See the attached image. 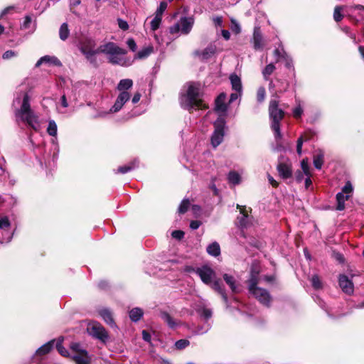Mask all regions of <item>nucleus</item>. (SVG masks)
Listing matches in <instances>:
<instances>
[{
    "label": "nucleus",
    "instance_id": "obj_1",
    "mask_svg": "<svg viewBox=\"0 0 364 364\" xmlns=\"http://www.w3.org/2000/svg\"><path fill=\"white\" fill-rule=\"evenodd\" d=\"M103 53L107 56L109 63L113 65L129 66L133 60L124 59L122 55L127 53V50L120 48L113 42H107L101 45L96 50L83 54L87 61L95 67L98 66L96 55Z\"/></svg>",
    "mask_w": 364,
    "mask_h": 364
},
{
    "label": "nucleus",
    "instance_id": "obj_2",
    "mask_svg": "<svg viewBox=\"0 0 364 364\" xmlns=\"http://www.w3.org/2000/svg\"><path fill=\"white\" fill-rule=\"evenodd\" d=\"M194 272L200 277L203 283L221 295L224 302L228 304V299L225 289L220 279L217 278L216 272L209 265L205 264L193 269Z\"/></svg>",
    "mask_w": 364,
    "mask_h": 364
},
{
    "label": "nucleus",
    "instance_id": "obj_3",
    "mask_svg": "<svg viewBox=\"0 0 364 364\" xmlns=\"http://www.w3.org/2000/svg\"><path fill=\"white\" fill-rule=\"evenodd\" d=\"M187 89L180 97V104L183 109H203L205 107L201 99L200 85L198 82H188Z\"/></svg>",
    "mask_w": 364,
    "mask_h": 364
},
{
    "label": "nucleus",
    "instance_id": "obj_4",
    "mask_svg": "<svg viewBox=\"0 0 364 364\" xmlns=\"http://www.w3.org/2000/svg\"><path fill=\"white\" fill-rule=\"evenodd\" d=\"M15 115L17 121L21 120L26 122L35 130H37L40 127L37 116L34 114L31 109L29 97L27 93L23 95L22 105L20 109H16Z\"/></svg>",
    "mask_w": 364,
    "mask_h": 364
},
{
    "label": "nucleus",
    "instance_id": "obj_5",
    "mask_svg": "<svg viewBox=\"0 0 364 364\" xmlns=\"http://www.w3.org/2000/svg\"><path fill=\"white\" fill-rule=\"evenodd\" d=\"M269 114L271 121V129L274 132L276 139L282 138L280 122L284 117V112L279 107V101L271 100L269 105Z\"/></svg>",
    "mask_w": 364,
    "mask_h": 364
},
{
    "label": "nucleus",
    "instance_id": "obj_6",
    "mask_svg": "<svg viewBox=\"0 0 364 364\" xmlns=\"http://www.w3.org/2000/svg\"><path fill=\"white\" fill-rule=\"evenodd\" d=\"M257 279L256 275H252L249 280V291L263 305L269 306L271 296L269 292L264 289L257 287Z\"/></svg>",
    "mask_w": 364,
    "mask_h": 364
},
{
    "label": "nucleus",
    "instance_id": "obj_7",
    "mask_svg": "<svg viewBox=\"0 0 364 364\" xmlns=\"http://www.w3.org/2000/svg\"><path fill=\"white\" fill-rule=\"evenodd\" d=\"M215 131L211 137V144L217 147L223 140L225 135V121L223 118H218L214 123Z\"/></svg>",
    "mask_w": 364,
    "mask_h": 364
},
{
    "label": "nucleus",
    "instance_id": "obj_8",
    "mask_svg": "<svg viewBox=\"0 0 364 364\" xmlns=\"http://www.w3.org/2000/svg\"><path fill=\"white\" fill-rule=\"evenodd\" d=\"M90 335L99 339L102 343H106L109 338L106 329L99 323L93 322L87 327Z\"/></svg>",
    "mask_w": 364,
    "mask_h": 364
},
{
    "label": "nucleus",
    "instance_id": "obj_9",
    "mask_svg": "<svg viewBox=\"0 0 364 364\" xmlns=\"http://www.w3.org/2000/svg\"><path fill=\"white\" fill-rule=\"evenodd\" d=\"M130 97L131 95L129 92H119L114 105L110 108L109 112H100L99 113L98 117H103L107 113H115L119 112L124 105L130 99Z\"/></svg>",
    "mask_w": 364,
    "mask_h": 364
},
{
    "label": "nucleus",
    "instance_id": "obj_10",
    "mask_svg": "<svg viewBox=\"0 0 364 364\" xmlns=\"http://www.w3.org/2000/svg\"><path fill=\"white\" fill-rule=\"evenodd\" d=\"M339 286L343 292L348 294L353 293L354 287L352 281L346 275H340L338 279Z\"/></svg>",
    "mask_w": 364,
    "mask_h": 364
},
{
    "label": "nucleus",
    "instance_id": "obj_11",
    "mask_svg": "<svg viewBox=\"0 0 364 364\" xmlns=\"http://www.w3.org/2000/svg\"><path fill=\"white\" fill-rule=\"evenodd\" d=\"M215 46L210 45L203 50H198L194 51V55L198 57L201 60H206L215 54Z\"/></svg>",
    "mask_w": 364,
    "mask_h": 364
},
{
    "label": "nucleus",
    "instance_id": "obj_12",
    "mask_svg": "<svg viewBox=\"0 0 364 364\" xmlns=\"http://www.w3.org/2000/svg\"><path fill=\"white\" fill-rule=\"evenodd\" d=\"M180 29L183 34H188L193 26L194 19L191 17H182L179 21Z\"/></svg>",
    "mask_w": 364,
    "mask_h": 364
},
{
    "label": "nucleus",
    "instance_id": "obj_13",
    "mask_svg": "<svg viewBox=\"0 0 364 364\" xmlns=\"http://www.w3.org/2000/svg\"><path fill=\"white\" fill-rule=\"evenodd\" d=\"M252 43L255 50H261L264 46L263 37L260 31L259 27H255Z\"/></svg>",
    "mask_w": 364,
    "mask_h": 364
},
{
    "label": "nucleus",
    "instance_id": "obj_14",
    "mask_svg": "<svg viewBox=\"0 0 364 364\" xmlns=\"http://www.w3.org/2000/svg\"><path fill=\"white\" fill-rule=\"evenodd\" d=\"M227 98V95L225 93L222 92L220 93L217 98L215 99V109L217 112H221V113H225L228 110V105L225 103Z\"/></svg>",
    "mask_w": 364,
    "mask_h": 364
},
{
    "label": "nucleus",
    "instance_id": "obj_15",
    "mask_svg": "<svg viewBox=\"0 0 364 364\" xmlns=\"http://www.w3.org/2000/svg\"><path fill=\"white\" fill-rule=\"evenodd\" d=\"M277 171L279 172V176L284 179L289 178L292 176L291 166L288 164H279L277 166Z\"/></svg>",
    "mask_w": 364,
    "mask_h": 364
},
{
    "label": "nucleus",
    "instance_id": "obj_16",
    "mask_svg": "<svg viewBox=\"0 0 364 364\" xmlns=\"http://www.w3.org/2000/svg\"><path fill=\"white\" fill-rule=\"evenodd\" d=\"M96 50L95 42L93 39L87 38L80 43V50L82 54L95 51Z\"/></svg>",
    "mask_w": 364,
    "mask_h": 364
},
{
    "label": "nucleus",
    "instance_id": "obj_17",
    "mask_svg": "<svg viewBox=\"0 0 364 364\" xmlns=\"http://www.w3.org/2000/svg\"><path fill=\"white\" fill-rule=\"evenodd\" d=\"M223 279L225 283L229 286L232 293L239 292L238 284L236 279L231 274H224L223 275Z\"/></svg>",
    "mask_w": 364,
    "mask_h": 364
},
{
    "label": "nucleus",
    "instance_id": "obj_18",
    "mask_svg": "<svg viewBox=\"0 0 364 364\" xmlns=\"http://www.w3.org/2000/svg\"><path fill=\"white\" fill-rule=\"evenodd\" d=\"M43 63L52 64L57 66H60L62 64L60 61L55 56L45 55L41 57L36 63V67H39Z\"/></svg>",
    "mask_w": 364,
    "mask_h": 364
},
{
    "label": "nucleus",
    "instance_id": "obj_19",
    "mask_svg": "<svg viewBox=\"0 0 364 364\" xmlns=\"http://www.w3.org/2000/svg\"><path fill=\"white\" fill-rule=\"evenodd\" d=\"M99 314L102 319L110 326H116L113 319L112 314L108 309H102L99 311Z\"/></svg>",
    "mask_w": 364,
    "mask_h": 364
},
{
    "label": "nucleus",
    "instance_id": "obj_20",
    "mask_svg": "<svg viewBox=\"0 0 364 364\" xmlns=\"http://www.w3.org/2000/svg\"><path fill=\"white\" fill-rule=\"evenodd\" d=\"M232 89L234 91L242 92V85L240 77L233 73L230 75Z\"/></svg>",
    "mask_w": 364,
    "mask_h": 364
},
{
    "label": "nucleus",
    "instance_id": "obj_21",
    "mask_svg": "<svg viewBox=\"0 0 364 364\" xmlns=\"http://www.w3.org/2000/svg\"><path fill=\"white\" fill-rule=\"evenodd\" d=\"M73 359L77 364H90V358L86 350H82L78 354L73 355Z\"/></svg>",
    "mask_w": 364,
    "mask_h": 364
},
{
    "label": "nucleus",
    "instance_id": "obj_22",
    "mask_svg": "<svg viewBox=\"0 0 364 364\" xmlns=\"http://www.w3.org/2000/svg\"><path fill=\"white\" fill-rule=\"evenodd\" d=\"M55 340H52L41 346L36 352V355H43L48 353L53 348Z\"/></svg>",
    "mask_w": 364,
    "mask_h": 364
},
{
    "label": "nucleus",
    "instance_id": "obj_23",
    "mask_svg": "<svg viewBox=\"0 0 364 364\" xmlns=\"http://www.w3.org/2000/svg\"><path fill=\"white\" fill-rule=\"evenodd\" d=\"M144 315L143 310L140 308H134L129 312L130 319L133 322L139 321Z\"/></svg>",
    "mask_w": 364,
    "mask_h": 364
},
{
    "label": "nucleus",
    "instance_id": "obj_24",
    "mask_svg": "<svg viewBox=\"0 0 364 364\" xmlns=\"http://www.w3.org/2000/svg\"><path fill=\"white\" fill-rule=\"evenodd\" d=\"M133 85V82L131 79H123L119 81L117 85V90L122 92H128Z\"/></svg>",
    "mask_w": 364,
    "mask_h": 364
},
{
    "label": "nucleus",
    "instance_id": "obj_25",
    "mask_svg": "<svg viewBox=\"0 0 364 364\" xmlns=\"http://www.w3.org/2000/svg\"><path fill=\"white\" fill-rule=\"evenodd\" d=\"M350 198V195H346L342 192L336 194L337 210H343L345 208V202Z\"/></svg>",
    "mask_w": 364,
    "mask_h": 364
},
{
    "label": "nucleus",
    "instance_id": "obj_26",
    "mask_svg": "<svg viewBox=\"0 0 364 364\" xmlns=\"http://www.w3.org/2000/svg\"><path fill=\"white\" fill-rule=\"evenodd\" d=\"M324 154L321 150H318L314 156V166L317 169H321L323 164Z\"/></svg>",
    "mask_w": 364,
    "mask_h": 364
},
{
    "label": "nucleus",
    "instance_id": "obj_27",
    "mask_svg": "<svg viewBox=\"0 0 364 364\" xmlns=\"http://www.w3.org/2000/svg\"><path fill=\"white\" fill-rule=\"evenodd\" d=\"M207 252L213 257H218L220 255V247L217 242H213L207 247Z\"/></svg>",
    "mask_w": 364,
    "mask_h": 364
},
{
    "label": "nucleus",
    "instance_id": "obj_28",
    "mask_svg": "<svg viewBox=\"0 0 364 364\" xmlns=\"http://www.w3.org/2000/svg\"><path fill=\"white\" fill-rule=\"evenodd\" d=\"M161 318L162 320L167 323L171 328H174L177 326V323L171 316V315L165 311L161 313Z\"/></svg>",
    "mask_w": 364,
    "mask_h": 364
},
{
    "label": "nucleus",
    "instance_id": "obj_29",
    "mask_svg": "<svg viewBox=\"0 0 364 364\" xmlns=\"http://www.w3.org/2000/svg\"><path fill=\"white\" fill-rule=\"evenodd\" d=\"M228 180L230 183L235 186L240 183L241 177L238 173L232 171L228 175Z\"/></svg>",
    "mask_w": 364,
    "mask_h": 364
},
{
    "label": "nucleus",
    "instance_id": "obj_30",
    "mask_svg": "<svg viewBox=\"0 0 364 364\" xmlns=\"http://www.w3.org/2000/svg\"><path fill=\"white\" fill-rule=\"evenodd\" d=\"M153 52V47L149 46L137 52L134 59H144L147 58Z\"/></svg>",
    "mask_w": 364,
    "mask_h": 364
},
{
    "label": "nucleus",
    "instance_id": "obj_31",
    "mask_svg": "<svg viewBox=\"0 0 364 364\" xmlns=\"http://www.w3.org/2000/svg\"><path fill=\"white\" fill-rule=\"evenodd\" d=\"M69 34H70V30L68 28V26L66 23H63L60 26V30H59L60 38L62 41H65L68 38Z\"/></svg>",
    "mask_w": 364,
    "mask_h": 364
},
{
    "label": "nucleus",
    "instance_id": "obj_32",
    "mask_svg": "<svg viewBox=\"0 0 364 364\" xmlns=\"http://www.w3.org/2000/svg\"><path fill=\"white\" fill-rule=\"evenodd\" d=\"M58 131V127L55 122L53 119L48 121V125L47 127V132L52 136H56Z\"/></svg>",
    "mask_w": 364,
    "mask_h": 364
},
{
    "label": "nucleus",
    "instance_id": "obj_33",
    "mask_svg": "<svg viewBox=\"0 0 364 364\" xmlns=\"http://www.w3.org/2000/svg\"><path fill=\"white\" fill-rule=\"evenodd\" d=\"M276 69L273 63H269L266 65V67L262 70V75L264 78L267 80L269 77L273 73L274 70Z\"/></svg>",
    "mask_w": 364,
    "mask_h": 364
},
{
    "label": "nucleus",
    "instance_id": "obj_34",
    "mask_svg": "<svg viewBox=\"0 0 364 364\" xmlns=\"http://www.w3.org/2000/svg\"><path fill=\"white\" fill-rule=\"evenodd\" d=\"M136 166V163H135V161H134L129 165L119 166L116 173H126L133 170Z\"/></svg>",
    "mask_w": 364,
    "mask_h": 364
},
{
    "label": "nucleus",
    "instance_id": "obj_35",
    "mask_svg": "<svg viewBox=\"0 0 364 364\" xmlns=\"http://www.w3.org/2000/svg\"><path fill=\"white\" fill-rule=\"evenodd\" d=\"M31 24H32L31 17L29 16H26L24 18V21L22 23V25H21V28L23 29L31 28V31H33L36 28V26L33 25V26L31 27Z\"/></svg>",
    "mask_w": 364,
    "mask_h": 364
},
{
    "label": "nucleus",
    "instance_id": "obj_36",
    "mask_svg": "<svg viewBox=\"0 0 364 364\" xmlns=\"http://www.w3.org/2000/svg\"><path fill=\"white\" fill-rule=\"evenodd\" d=\"M198 313L205 320H208V319H209L212 316V311H211V309H207V308H205V307L199 309L198 310Z\"/></svg>",
    "mask_w": 364,
    "mask_h": 364
},
{
    "label": "nucleus",
    "instance_id": "obj_37",
    "mask_svg": "<svg viewBox=\"0 0 364 364\" xmlns=\"http://www.w3.org/2000/svg\"><path fill=\"white\" fill-rule=\"evenodd\" d=\"M161 19L162 17L155 15L154 18L151 21V28L152 31H155L159 28L161 23Z\"/></svg>",
    "mask_w": 364,
    "mask_h": 364
},
{
    "label": "nucleus",
    "instance_id": "obj_38",
    "mask_svg": "<svg viewBox=\"0 0 364 364\" xmlns=\"http://www.w3.org/2000/svg\"><path fill=\"white\" fill-rule=\"evenodd\" d=\"M266 97V90L264 87H259L257 92V100L259 103L264 102Z\"/></svg>",
    "mask_w": 364,
    "mask_h": 364
},
{
    "label": "nucleus",
    "instance_id": "obj_39",
    "mask_svg": "<svg viewBox=\"0 0 364 364\" xmlns=\"http://www.w3.org/2000/svg\"><path fill=\"white\" fill-rule=\"evenodd\" d=\"M274 56L276 57V62H278L280 59L287 58V53L284 50L283 48H277L274 51Z\"/></svg>",
    "mask_w": 364,
    "mask_h": 364
},
{
    "label": "nucleus",
    "instance_id": "obj_40",
    "mask_svg": "<svg viewBox=\"0 0 364 364\" xmlns=\"http://www.w3.org/2000/svg\"><path fill=\"white\" fill-rule=\"evenodd\" d=\"M63 338L61 339H59L57 343H56V348H57V350L59 352V353L60 355H62L63 356H65V357H67L68 356V351L66 348H65L63 346H62V342H63Z\"/></svg>",
    "mask_w": 364,
    "mask_h": 364
},
{
    "label": "nucleus",
    "instance_id": "obj_41",
    "mask_svg": "<svg viewBox=\"0 0 364 364\" xmlns=\"http://www.w3.org/2000/svg\"><path fill=\"white\" fill-rule=\"evenodd\" d=\"M189 205V200L183 199L178 207V212L181 214L185 213L188 210Z\"/></svg>",
    "mask_w": 364,
    "mask_h": 364
},
{
    "label": "nucleus",
    "instance_id": "obj_42",
    "mask_svg": "<svg viewBox=\"0 0 364 364\" xmlns=\"http://www.w3.org/2000/svg\"><path fill=\"white\" fill-rule=\"evenodd\" d=\"M311 281V284L315 289H320L322 288V282L318 275H314Z\"/></svg>",
    "mask_w": 364,
    "mask_h": 364
},
{
    "label": "nucleus",
    "instance_id": "obj_43",
    "mask_svg": "<svg viewBox=\"0 0 364 364\" xmlns=\"http://www.w3.org/2000/svg\"><path fill=\"white\" fill-rule=\"evenodd\" d=\"M189 344H190V342L188 340L181 339V340L177 341L175 343V347L176 348V349L182 350V349H184L185 348H186L187 346H188Z\"/></svg>",
    "mask_w": 364,
    "mask_h": 364
},
{
    "label": "nucleus",
    "instance_id": "obj_44",
    "mask_svg": "<svg viewBox=\"0 0 364 364\" xmlns=\"http://www.w3.org/2000/svg\"><path fill=\"white\" fill-rule=\"evenodd\" d=\"M342 7L337 6L334 9L333 12V18L336 22H339L343 18V15L341 14Z\"/></svg>",
    "mask_w": 364,
    "mask_h": 364
},
{
    "label": "nucleus",
    "instance_id": "obj_45",
    "mask_svg": "<svg viewBox=\"0 0 364 364\" xmlns=\"http://www.w3.org/2000/svg\"><path fill=\"white\" fill-rule=\"evenodd\" d=\"M309 140V138H304L303 136H301L296 141V152L299 155H301L302 153V145L304 141Z\"/></svg>",
    "mask_w": 364,
    "mask_h": 364
},
{
    "label": "nucleus",
    "instance_id": "obj_46",
    "mask_svg": "<svg viewBox=\"0 0 364 364\" xmlns=\"http://www.w3.org/2000/svg\"><path fill=\"white\" fill-rule=\"evenodd\" d=\"M301 171H303L305 175H309L311 173L310 168L309 166V162H308L307 159H304L301 161Z\"/></svg>",
    "mask_w": 364,
    "mask_h": 364
},
{
    "label": "nucleus",
    "instance_id": "obj_47",
    "mask_svg": "<svg viewBox=\"0 0 364 364\" xmlns=\"http://www.w3.org/2000/svg\"><path fill=\"white\" fill-rule=\"evenodd\" d=\"M166 8H167V3L165 1H161L160 3L159 8L157 9V10L156 11L155 15L162 17V14H163L164 11L166 9Z\"/></svg>",
    "mask_w": 364,
    "mask_h": 364
},
{
    "label": "nucleus",
    "instance_id": "obj_48",
    "mask_svg": "<svg viewBox=\"0 0 364 364\" xmlns=\"http://www.w3.org/2000/svg\"><path fill=\"white\" fill-rule=\"evenodd\" d=\"M18 55V53L11 50H6L2 55L3 59L9 60Z\"/></svg>",
    "mask_w": 364,
    "mask_h": 364
},
{
    "label": "nucleus",
    "instance_id": "obj_49",
    "mask_svg": "<svg viewBox=\"0 0 364 364\" xmlns=\"http://www.w3.org/2000/svg\"><path fill=\"white\" fill-rule=\"evenodd\" d=\"M303 114V109L300 105H297L293 109V116L295 118H300Z\"/></svg>",
    "mask_w": 364,
    "mask_h": 364
},
{
    "label": "nucleus",
    "instance_id": "obj_50",
    "mask_svg": "<svg viewBox=\"0 0 364 364\" xmlns=\"http://www.w3.org/2000/svg\"><path fill=\"white\" fill-rule=\"evenodd\" d=\"M352 191H353V186H352L351 183L349 181H348L345 184L341 192L346 195H350Z\"/></svg>",
    "mask_w": 364,
    "mask_h": 364
},
{
    "label": "nucleus",
    "instance_id": "obj_51",
    "mask_svg": "<svg viewBox=\"0 0 364 364\" xmlns=\"http://www.w3.org/2000/svg\"><path fill=\"white\" fill-rule=\"evenodd\" d=\"M210 328V324L209 323H205L204 326L198 327L196 330V333L198 334H203Z\"/></svg>",
    "mask_w": 364,
    "mask_h": 364
},
{
    "label": "nucleus",
    "instance_id": "obj_52",
    "mask_svg": "<svg viewBox=\"0 0 364 364\" xmlns=\"http://www.w3.org/2000/svg\"><path fill=\"white\" fill-rule=\"evenodd\" d=\"M127 45L128 46V47L129 48V49L132 51H133V52L136 51L137 46H136L135 41L133 38H128L127 41Z\"/></svg>",
    "mask_w": 364,
    "mask_h": 364
},
{
    "label": "nucleus",
    "instance_id": "obj_53",
    "mask_svg": "<svg viewBox=\"0 0 364 364\" xmlns=\"http://www.w3.org/2000/svg\"><path fill=\"white\" fill-rule=\"evenodd\" d=\"M180 31L181 29L179 23H176L174 25L169 27V32L172 35L178 34Z\"/></svg>",
    "mask_w": 364,
    "mask_h": 364
},
{
    "label": "nucleus",
    "instance_id": "obj_54",
    "mask_svg": "<svg viewBox=\"0 0 364 364\" xmlns=\"http://www.w3.org/2000/svg\"><path fill=\"white\" fill-rule=\"evenodd\" d=\"M171 236L177 240H181L184 237V232L182 230H174L171 232Z\"/></svg>",
    "mask_w": 364,
    "mask_h": 364
},
{
    "label": "nucleus",
    "instance_id": "obj_55",
    "mask_svg": "<svg viewBox=\"0 0 364 364\" xmlns=\"http://www.w3.org/2000/svg\"><path fill=\"white\" fill-rule=\"evenodd\" d=\"M117 21L118 26L122 30L127 31L129 28V24L126 21L121 18H118Z\"/></svg>",
    "mask_w": 364,
    "mask_h": 364
},
{
    "label": "nucleus",
    "instance_id": "obj_56",
    "mask_svg": "<svg viewBox=\"0 0 364 364\" xmlns=\"http://www.w3.org/2000/svg\"><path fill=\"white\" fill-rule=\"evenodd\" d=\"M242 92L235 91L230 97L229 103H232L241 97Z\"/></svg>",
    "mask_w": 364,
    "mask_h": 364
},
{
    "label": "nucleus",
    "instance_id": "obj_57",
    "mask_svg": "<svg viewBox=\"0 0 364 364\" xmlns=\"http://www.w3.org/2000/svg\"><path fill=\"white\" fill-rule=\"evenodd\" d=\"M238 223H239V225L241 227V228H245L246 227L247 225V215H245L243 214L240 218H238Z\"/></svg>",
    "mask_w": 364,
    "mask_h": 364
},
{
    "label": "nucleus",
    "instance_id": "obj_58",
    "mask_svg": "<svg viewBox=\"0 0 364 364\" xmlns=\"http://www.w3.org/2000/svg\"><path fill=\"white\" fill-rule=\"evenodd\" d=\"M305 174L304 173L303 171H300V170H298L296 173H295V178H296V181L298 182V183H301L303 180H304V177Z\"/></svg>",
    "mask_w": 364,
    "mask_h": 364
},
{
    "label": "nucleus",
    "instance_id": "obj_59",
    "mask_svg": "<svg viewBox=\"0 0 364 364\" xmlns=\"http://www.w3.org/2000/svg\"><path fill=\"white\" fill-rule=\"evenodd\" d=\"M9 225L10 223L7 217H4L0 219V228L9 227Z\"/></svg>",
    "mask_w": 364,
    "mask_h": 364
},
{
    "label": "nucleus",
    "instance_id": "obj_60",
    "mask_svg": "<svg viewBox=\"0 0 364 364\" xmlns=\"http://www.w3.org/2000/svg\"><path fill=\"white\" fill-rule=\"evenodd\" d=\"M201 225V222L199 220H192L190 223V228L192 230H197Z\"/></svg>",
    "mask_w": 364,
    "mask_h": 364
},
{
    "label": "nucleus",
    "instance_id": "obj_61",
    "mask_svg": "<svg viewBox=\"0 0 364 364\" xmlns=\"http://www.w3.org/2000/svg\"><path fill=\"white\" fill-rule=\"evenodd\" d=\"M284 60H285L286 63V67L289 69H294L293 62L292 60L287 55V58H284Z\"/></svg>",
    "mask_w": 364,
    "mask_h": 364
},
{
    "label": "nucleus",
    "instance_id": "obj_62",
    "mask_svg": "<svg viewBox=\"0 0 364 364\" xmlns=\"http://www.w3.org/2000/svg\"><path fill=\"white\" fill-rule=\"evenodd\" d=\"M232 30L235 31L236 33H238L240 32V25L235 21H232Z\"/></svg>",
    "mask_w": 364,
    "mask_h": 364
},
{
    "label": "nucleus",
    "instance_id": "obj_63",
    "mask_svg": "<svg viewBox=\"0 0 364 364\" xmlns=\"http://www.w3.org/2000/svg\"><path fill=\"white\" fill-rule=\"evenodd\" d=\"M71 348H72V350L75 351L77 353V354L80 353V352H82L83 350L80 349V344L77 343H73L71 345Z\"/></svg>",
    "mask_w": 364,
    "mask_h": 364
},
{
    "label": "nucleus",
    "instance_id": "obj_64",
    "mask_svg": "<svg viewBox=\"0 0 364 364\" xmlns=\"http://www.w3.org/2000/svg\"><path fill=\"white\" fill-rule=\"evenodd\" d=\"M142 337H143V339L146 341V342H150L151 341V335L149 332H147L146 331L144 330L142 331Z\"/></svg>",
    "mask_w": 364,
    "mask_h": 364
}]
</instances>
